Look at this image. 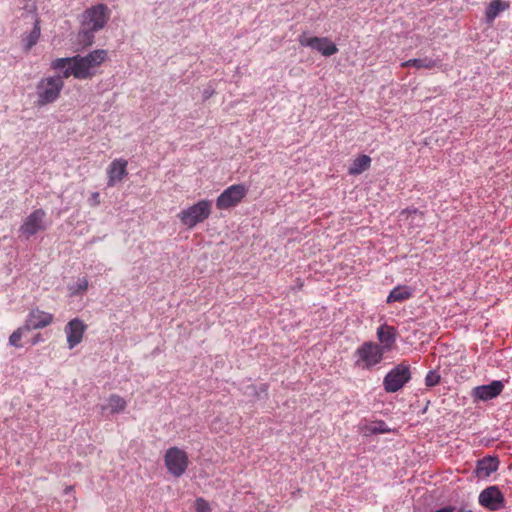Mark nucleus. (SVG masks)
I'll list each match as a JSON object with an SVG mask.
<instances>
[{
  "instance_id": "obj_14",
  "label": "nucleus",
  "mask_w": 512,
  "mask_h": 512,
  "mask_svg": "<svg viewBox=\"0 0 512 512\" xmlns=\"http://www.w3.org/2000/svg\"><path fill=\"white\" fill-rule=\"evenodd\" d=\"M397 329L386 323L378 327L376 336L379 341L380 348H383L385 352L390 351L395 345L397 339Z\"/></svg>"
},
{
  "instance_id": "obj_12",
  "label": "nucleus",
  "mask_w": 512,
  "mask_h": 512,
  "mask_svg": "<svg viewBox=\"0 0 512 512\" xmlns=\"http://www.w3.org/2000/svg\"><path fill=\"white\" fill-rule=\"evenodd\" d=\"M53 322L54 315L52 313L33 308L28 312L24 323L30 330H40L50 326Z\"/></svg>"
},
{
  "instance_id": "obj_22",
  "label": "nucleus",
  "mask_w": 512,
  "mask_h": 512,
  "mask_svg": "<svg viewBox=\"0 0 512 512\" xmlns=\"http://www.w3.org/2000/svg\"><path fill=\"white\" fill-rule=\"evenodd\" d=\"M31 330L28 328V326L24 323L22 326L18 327L10 336H9V345L15 347V348H21L23 347V344L21 342L23 336L30 332Z\"/></svg>"
},
{
  "instance_id": "obj_2",
  "label": "nucleus",
  "mask_w": 512,
  "mask_h": 512,
  "mask_svg": "<svg viewBox=\"0 0 512 512\" xmlns=\"http://www.w3.org/2000/svg\"><path fill=\"white\" fill-rule=\"evenodd\" d=\"M212 212V201L200 200L197 203L181 210L177 217L180 222L188 229H193L198 224L207 220Z\"/></svg>"
},
{
  "instance_id": "obj_28",
  "label": "nucleus",
  "mask_w": 512,
  "mask_h": 512,
  "mask_svg": "<svg viewBox=\"0 0 512 512\" xmlns=\"http://www.w3.org/2000/svg\"><path fill=\"white\" fill-rule=\"evenodd\" d=\"M40 34H29L26 39L25 49L29 51L38 41Z\"/></svg>"
},
{
  "instance_id": "obj_19",
  "label": "nucleus",
  "mask_w": 512,
  "mask_h": 512,
  "mask_svg": "<svg viewBox=\"0 0 512 512\" xmlns=\"http://www.w3.org/2000/svg\"><path fill=\"white\" fill-rule=\"evenodd\" d=\"M364 436H371L375 434H384L391 432V429L386 425L384 421H378L371 424H367L361 428Z\"/></svg>"
},
{
  "instance_id": "obj_34",
  "label": "nucleus",
  "mask_w": 512,
  "mask_h": 512,
  "mask_svg": "<svg viewBox=\"0 0 512 512\" xmlns=\"http://www.w3.org/2000/svg\"><path fill=\"white\" fill-rule=\"evenodd\" d=\"M262 390H263V391H266V390H267V387L264 385Z\"/></svg>"
},
{
  "instance_id": "obj_26",
  "label": "nucleus",
  "mask_w": 512,
  "mask_h": 512,
  "mask_svg": "<svg viewBox=\"0 0 512 512\" xmlns=\"http://www.w3.org/2000/svg\"><path fill=\"white\" fill-rule=\"evenodd\" d=\"M195 510L196 512H211V507L208 501L199 497L195 501Z\"/></svg>"
},
{
  "instance_id": "obj_10",
  "label": "nucleus",
  "mask_w": 512,
  "mask_h": 512,
  "mask_svg": "<svg viewBox=\"0 0 512 512\" xmlns=\"http://www.w3.org/2000/svg\"><path fill=\"white\" fill-rule=\"evenodd\" d=\"M504 495L498 486H489L479 495V503L490 511H497L504 507Z\"/></svg>"
},
{
  "instance_id": "obj_23",
  "label": "nucleus",
  "mask_w": 512,
  "mask_h": 512,
  "mask_svg": "<svg viewBox=\"0 0 512 512\" xmlns=\"http://www.w3.org/2000/svg\"><path fill=\"white\" fill-rule=\"evenodd\" d=\"M508 3L503 0H492L487 7L486 15L490 19H494L500 12L508 8Z\"/></svg>"
},
{
  "instance_id": "obj_15",
  "label": "nucleus",
  "mask_w": 512,
  "mask_h": 512,
  "mask_svg": "<svg viewBox=\"0 0 512 512\" xmlns=\"http://www.w3.org/2000/svg\"><path fill=\"white\" fill-rule=\"evenodd\" d=\"M128 161L122 158L113 160L107 169L108 186L113 187L127 175Z\"/></svg>"
},
{
  "instance_id": "obj_29",
  "label": "nucleus",
  "mask_w": 512,
  "mask_h": 512,
  "mask_svg": "<svg viewBox=\"0 0 512 512\" xmlns=\"http://www.w3.org/2000/svg\"><path fill=\"white\" fill-rule=\"evenodd\" d=\"M88 202L91 206L96 207L100 204V193L99 192H93L91 196L88 199Z\"/></svg>"
},
{
  "instance_id": "obj_24",
  "label": "nucleus",
  "mask_w": 512,
  "mask_h": 512,
  "mask_svg": "<svg viewBox=\"0 0 512 512\" xmlns=\"http://www.w3.org/2000/svg\"><path fill=\"white\" fill-rule=\"evenodd\" d=\"M70 35L75 36L77 38V40L80 42V44L74 48L75 52H78V51L84 49L85 47L92 45V43H93V34L84 33V34H70Z\"/></svg>"
},
{
  "instance_id": "obj_6",
  "label": "nucleus",
  "mask_w": 512,
  "mask_h": 512,
  "mask_svg": "<svg viewBox=\"0 0 512 512\" xmlns=\"http://www.w3.org/2000/svg\"><path fill=\"white\" fill-rule=\"evenodd\" d=\"M248 193V188L243 184H234L226 188L216 199V207L220 210L237 206Z\"/></svg>"
},
{
  "instance_id": "obj_18",
  "label": "nucleus",
  "mask_w": 512,
  "mask_h": 512,
  "mask_svg": "<svg viewBox=\"0 0 512 512\" xmlns=\"http://www.w3.org/2000/svg\"><path fill=\"white\" fill-rule=\"evenodd\" d=\"M126 406L127 402L123 397L117 394H112L108 398L107 405L102 406V410L104 411L106 409H109L110 413L115 414L123 412L126 409Z\"/></svg>"
},
{
  "instance_id": "obj_32",
  "label": "nucleus",
  "mask_w": 512,
  "mask_h": 512,
  "mask_svg": "<svg viewBox=\"0 0 512 512\" xmlns=\"http://www.w3.org/2000/svg\"><path fill=\"white\" fill-rule=\"evenodd\" d=\"M73 487L72 486H68L66 489H65V493H69L70 491H72Z\"/></svg>"
},
{
  "instance_id": "obj_20",
  "label": "nucleus",
  "mask_w": 512,
  "mask_h": 512,
  "mask_svg": "<svg viewBox=\"0 0 512 512\" xmlns=\"http://www.w3.org/2000/svg\"><path fill=\"white\" fill-rule=\"evenodd\" d=\"M438 65V62L434 59L424 57L419 59H410L401 64L402 67H415L417 69H432Z\"/></svg>"
},
{
  "instance_id": "obj_7",
  "label": "nucleus",
  "mask_w": 512,
  "mask_h": 512,
  "mask_svg": "<svg viewBox=\"0 0 512 512\" xmlns=\"http://www.w3.org/2000/svg\"><path fill=\"white\" fill-rule=\"evenodd\" d=\"M46 212L43 209H36L31 212L20 226L19 231L27 239L46 229Z\"/></svg>"
},
{
  "instance_id": "obj_17",
  "label": "nucleus",
  "mask_w": 512,
  "mask_h": 512,
  "mask_svg": "<svg viewBox=\"0 0 512 512\" xmlns=\"http://www.w3.org/2000/svg\"><path fill=\"white\" fill-rule=\"evenodd\" d=\"M371 158L368 155H360L355 158L348 169L349 175H359L369 169Z\"/></svg>"
},
{
  "instance_id": "obj_30",
  "label": "nucleus",
  "mask_w": 512,
  "mask_h": 512,
  "mask_svg": "<svg viewBox=\"0 0 512 512\" xmlns=\"http://www.w3.org/2000/svg\"><path fill=\"white\" fill-rule=\"evenodd\" d=\"M42 341H43L42 335L40 333H37L31 339V344L32 345H36V344H38V343H40Z\"/></svg>"
},
{
  "instance_id": "obj_11",
  "label": "nucleus",
  "mask_w": 512,
  "mask_h": 512,
  "mask_svg": "<svg viewBox=\"0 0 512 512\" xmlns=\"http://www.w3.org/2000/svg\"><path fill=\"white\" fill-rule=\"evenodd\" d=\"M299 42L302 46L310 47L326 57L331 56L338 51L335 43L326 37L301 36Z\"/></svg>"
},
{
  "instance_id": "obj_3",
  "label": "nucleus",
  "mask_w": 512,
  "mask_h": 512,
  "mask_svg": "<svg viewBox=\"0 0 512 512\" xmlns=\"http://www.w3.org/2000/svg\"><path fill=\"white\" fill-rule=\"evenodd\" d=\"M385 351L380 348L378 343L366 341L361 344L355 351L356 362L358 367L363 369H371L381 363L384 358Z\"/></svg>"
},
{
  "instance_id": "obj_13",
  "label": "nucleus",
  "mask_w": 512,
  "mask_h": 512,
  "mask_svg": "<svg viewBox=\"0 0 512 512\" xmlns=\"http://www.w3.org/2000/svg\"><path fill=\"white\" fill-rule=\"evenodd\" d=\"M504 389V384L499 380H494L487 385L476 386L471 391L474 400L488 401L499 396Z\"/></svg>"
},
{
  "instance_id": "obj_16",
  "label": "nucleus",
  "mask_w": 512,
  "mask_h": 512,
  "mask_svg": "<svg viewBox=\"0 0 512 512\" xmlns=\"http://www.w3.org/2000/svg\"><path fill=\"white\" fill-rule=\"evenodd\" d=\"M499 467V460L496 457L487 456L477 461L475 475L478 478H487Z\"/></svg>"
},
{
  "instance_id": "obj_9",
  "label": "nucleus",
  "mask_w": 512,
  "mask_h": 512,
  "mask_svg": "<svg viewBox=\"0 0 512 512\" xmlns=\"http://www.w3.org/2000/svg\"><path fill=\"white\" fill-rule=\"evenodd\" d=\"M86 330L87 325L79 318H73L66 324L64 331L69 349L75 348L82 342Z\"/></svg>"
},
{
  "instance_id": "obj_21",
  "label": "nucleus",
  "mask_w": 512,
  "mask_h": 512,
  "mask_svg": "<svg viewBox=\"0 0 512 512\" xmlns=\"http://www.w3.org/2000/svg\"><path fill=\"white\" fill-rule=\"evenodd\" d=\"M412 297V293L407 287L394 288L387 297V303L403 302Z\"/></svg>"
},
{
  "instance_id": "obj_8",
  "label": "nucleus",
  "mask_w": 512,
  "mask_h": 512,
  "mask_svg": "<svg viewBox=\"0 0 512 512\" xmlns=\"http://www.w3.org/2000/svg\"><path fill=\"white\" fill-rule=\"evenodd\" d=\"M108 9L103 4H98L85 11L83 23L88 30L97 31L103 29L108 20Z\"/></svg>"
},
{
  "instance_id": "obj_31",
  "label": "nucleus",
  "mask_w": 512,
  "mask_h": 512,
  "mask_svg": "<svg viewBox=\"0 0 512 512\" xmlns=\"http://www.w3.org/2000/svg\"><path fill=\"white\" fill-rule=\"evenodd\" d=\"M402 213H413V214H419L421 217L423 216V213L422 212H419L417 209H412V210H404Z\"/></svg>"
},
{
  "instance_id": "obj_33",
  "label": "nucleus",
  "mask_w": 512,
  "mask_h": 512,
  "mask_svg": "<svg viewBox=\"0 0 512 512\" xmlns=\"http://www.w3.org/2000/svg\"><path fill=\"white\" fill-rule=\"evenodd\" d=\"M39 29L40 28H39L38 24H36L35 27H34V31L33 32H36V30H39Z\"/></svg>"
},
{
  "instance_id": "obj_1",
  "label": "nucleus",
  "mask_w": 512,
  "mask_h": 512,
  "mask_svg": "<svg viewBox=\"0 0 512 512\" xmlns=\"http://www.w3.org/2000/svg\"><path fill=\"white\" fill-rule=\"evenodd\" d=\"M107 51L96 49L85 56L56 58L51 62V68L62 71V76L54 75L42 78L36 86L37 105L45 106L54 103L64 87L63 79L73 76L75 79L87 80L93 78L97 69L106 61Z\"/></svg>"
},
{
  "instance_id": "obj_4",
  "label": "nucleus",
  "mask_w": 512,
  "mask_h": 512,
  "mask_svg": "<svg viewBox=\"0 0 512 512\" xmlns=\"http://www.w3.org/2000/svg\"><path fill=\"white\" fill-rule=\"evenodd\" d=\"M164 463L168 472L178 478L186 472L190 462L186 451L175 446L165 452Z\"/></svg>"
},
{
  "instance_id": "obj_27",
  "label": "nucleus",
  "mask_w": 512,
  "mask_h": 512,
  "mask_svg": "<svg viewBox=\"0 0 512 512\" xmlns=\"http://www.w3.org/2000/svg\"><path fill=\"white\" fill-rule=\"evenodd\" d=\"M88 289V280L87 278L79 279L78 283L76 284L75 288H71V294L77 295L82 292H85Z\"/></svg>"
},
{
  "instance_id": "obj_25",
  "label": "nucleus",
  "mask_w": 512,
  "mask_h": 512,
  "mask_svg": "<svg viewBox=\"0 0 512 512\" xmlns=\"http://www.w3.org/2000/svg\"><path fill=\"white\" fill-rule=\"evenodd\" d=\"M440 374L437 371H429L425 377V385L427 387H434L440 383Z\"/></svg>"
},
{
  "instance_id": "obj_5",
  "label": "nucleus",
  "mask_w": 512,
  "mask_h": 512,
  "mask_svg": "<svg viewBox=\"0 0 512 512\" xmlns=\"http://www.w3.org/2000/svg\"><path fill=\"white\" fill-rule=\"evenodd\" d=\"M410 379V366L402 362L386 374L383 380V386L386 392L394 393L399 391Z\"/></svg>"
}]
</instances>
